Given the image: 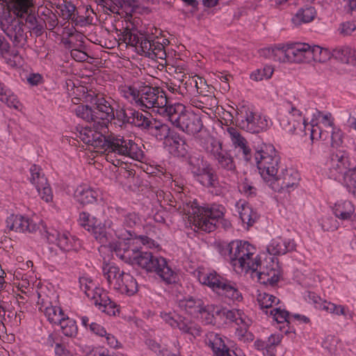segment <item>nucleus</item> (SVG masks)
<instances>
[{
  "instance_id": "nucleus-34",
  "label": "nucleus",
  "mask_w": 356,
  "mask_h": 356,
  "mask_svg": "<svg viewBox=\"0 0 356 356\" xmlns=\"http://www.w3.org/2000/svg\"><path fill=\"white\" fill-rule=\"evenodd\" d=\"M42 307H40V309L43 312L50 323L58 324L66 316L60 307L54 306L51 304L45 306L43 309Z\"/></svg>"
},
{
  "instance_id": "nucleus-13",
  "label": "nucleus",
  "mask_w": 356,
  "mask_h": 356,
  "mask_svg": "<svg viewBox=\"0 0 356 356\" xmlns=\"http://www.w3.org/2000/svg\"><path fill=\"white\" fill-rule=\"evenodd\" d=\"M299 180L300 175L297 170L293 168L286 169L280 174L278 173L270 186L275 191L282 192L296 187Z\"/></svg>"
},
{
  "instance_id": "nucleus-55",
  "label": "nucleus",
  "mask_w": 356,
  "mask_h": 356,
  "mask_svg": "<svg viewBox=\"0 0 356 356\" xmlns=\"http://www.w3.org/2000/svg\"><path fill=\"white\" fill-rule=\"evenodd\" d=\"M164 143L171 147V151L179 153V147L184 144V140L179 134L170 132Z\"/></svg>"
},
{
  "instance_id": "nucleus-45",
  "label": "nucleus",
  "mask_w": 356,
  "mask_h": 356,
  "mask_svg": "<svg viewBox=\"0 0 356 356\" xmlns=\"http://www.w3.org/2000/svg\"><path fill=\"white\" fill-rule=\"evenodd\" d=\"M31 176L29 180L35 187L42 186L46 184L47 179L45 177L42 168L35 164H33L30 168Z\"/></svg>"
},
{
  "instance_id": "nucleus-62",
  "label": "nucleus",
  "mask_w": 356,
  "mask_h": 356,
  "mask_svg": "<svg viewBox=\"0 0 356 356\" xmlns=\"http://www.w3.org/2000/svg\"><path fill=\"white\" fill-rule=\"evenodd\" d=\"M0 101L7 104L9 107L17 108L18 101L14 95H9L2 87L0 90Z\"/></svg>"
},
{
  "instance_id": "nucleus-35",
  "label": "nucleus",
  "mask_w": 356,
  "mask_h": 356,
  "mask_svg": "<svg viewBox=\"0 0 356 356\" xmlns=\"http://www.w3.org/2000/svg\"><path fill=\"white\" fill-rule=\"evenodd\" d=\"M197 180L204 186L216 188L218 184V177L211 166L196 177Z\"/></svg>"
},
{
  "instance_id": "nucleus-11",
  "label": "nucleus",
  "mask_w": 356,
  "mask_h": 356,
  "mask_svg": "<svg viewBox=\"0 0 356 356\" xmlns=\"http://www.w3.org/2000/svg\"><path fill=\"white\" fill-rule=\"evenodd\" d=\"M255 252V248L248 242L232 241L229 244V259L236 268L244 267L245 259L252 256Z\"/></svg>"
},
{
  "instance_id": "nucleus-54",
  "label": "nucleus",
  "mask_w": 356,
  "mask_h": 356,
  "mask_svg": "<svg viewBox=\"0 0 356 356\" xmlns=\"http://www.w3.org/2000/svg\"><path fill=\"white\" fill-rule=\"evenodd\" d=\"M58 9L60 10V15L64 19H70L74 18L76 7L70 1L61 3L58 6Z\"/></svg>"
},
{
  "instance_id": "nucleus-12",
  "label": "nucleus",
  "mask_w": 356,
  "mask_h": 356,
  "mask_svg": "<svg viewBox=\"0 0 356 356\" xmlns=\"http://www.w3.org/2000/svg\"><path fill=\"white\" fill-rule=\"evenodd\" d=\"M79 223L87 231L91 233L99 243L106 241V231L102 219L96 216H90L86 212H82L79 216Z\"/></svg>"
},
{
  "instance_id": "nucleus-46",
  "label": "nucleus",
  "mask_w": 356,
  "mask_h": 356,
  "mask_svg": "<svg viewBox=\"0 0 356 356\" xmlns=\"http://www.w3.org/2000/svg\"><path fill=\"white\" fill-rule=\"evenodd\" d=\"M239 216L242 222L246 224L248 227L252 226L258 218L257 213L248 204H241Z\"/></svg>"
},
{
  "instance_id": "nucleus-53",
  "label": "nucleus",
  "mask_w": 356,
  "mask_h": 356,
  "mask_svg": "<svg viewBox=\"0 0 356 356\" xmlns=\"http://www.w3.org/2000/svg\"><path fill=\"white\" fill-rule=\"evenodd\" d=\"M176 326L183 332L190 334L193 337L199 336L201 332L200 327L191 321L177 322Z\"/></svg>"
},
{
  "instance_id": "nucleus-28",
  "label": "nucleus",
  "mask_w": 356,
  "mask_h": 356,
  "mask_svg": "<svg viewBox=\"0 0 356 356\" xmlns=\"http://www.w3.org/2000/svg\"><path fill=\"white\" fill-rule=\"evenodd\" d=\"M95 104L96 106L95 109L99 113L96 112L97 121H103V120H106V119L108 124L110 119L115 117L113 108L109 102L104 97H97Z\"/></svg>"
},
{
  "instance_id": "nucleus-6",
  "label": "nucleus",
  "mask_w": 356,
  "mask_h": 356,
  "mask_svg": "<svg viewBox=\"0 0 356 356\" xmlns=\"http://www.w3.org/2000/svg\"><path fill=\"white\" fill-rule=\"evenodd\" d=\"M108 131V121L106 119L103 121H95L79 131L80 139L86 144L93 146L96 148H104L107 136H105Z\"/></svg>"
},
{
  "instance_id": "nucleus-22",
  "label": "nucleus",
  "mask_w": 356,
  "mask_h": 356,
  "mask_svg": "<svg viewBox=\"0 0 356 356\" xmlns=\"http://www.w3.org/2000/svg\"><path fill=\"white\" fill-rule=\"evenodd\" d=\"M205 343L212 349L216 356H236L234 352L227 347L222 339L216 333H208Z\"/></svg>"
},
{
  "instance_id": "nucleus-1",
  "label": "nucleus",
  "mask_w": 356,
  "mask_h": 356,
  "mask_svg": "<svg viewBox=\"0 0 356 356\" xmlns=\"http://www.w3.org/2000/svg\"><path fill=\"white\" fill-rule=\"evenodd\" d=\"M122 239L114 248L115 255L126 263L138 265L147 272L155 273L164 282L168 284L175 283L177 280V273L168 266L166 259L161 257H156L150 252L139 250L134 241L130 240L132 236L131 231L124 233H117Z\"/></svg>"
},
{
  "instance_id": "nucleus-42",
  "label": "nucleus",
  "mask_w": 356,
  "mask_h": 356,
  "mask_svg": "<svg viewBox=\"0 0 356 356\" xmlns=\"http://www.w3.org/2000/svg\"><path fill=\"white\" fill-rule=\"evenodd\" d=\"M288 50L289 47L287 46H282V47H275L271 48H268L264 50L266 52V55L270 58L273 59L275 61H278L280 63H286L288 61Z\"/></svg>"
},
{
  "instance_id": "nucleus-40",
  "label": "nucleus",
  "mask_w": 356,
  "mask_h": 356,
  "mask_svg": "<svg viewBox=\"0 0 356 356\" xmlns=\"http://www.w3.org/2000/svg\"><path fill=\"white\" fill-rule=\"evenodd\" d=\"M251 323L252 321L249 318L236 326L235 336L239 341L243 343L253 341L254 336L249 331Z\"/></svg>"
},
{
  "instance_id": "nucleus-50",
  "label": "nucleus",
  "mask_w": 356,
  "mask_h": 356,
  "mask_svg": "<svg viewBox=\"0 0 356 356\" xmlns=\"http://www.w3.org/2000/svg\"><path fill=\"white\" fill-rule=\"evenodd\" d=\"M257 300L261 309H268L279 303V299L266 292H259Z\"/></svg>"
},
{
  "instance_id": "nucleus-26",
  "label": "nucleus",
  "mask_w": 356,
  "mask_h": 356,
  "mask_svg": "<svg viewBox=\"0 0 356 356\" xmlns=\"http://www.w3.org/2000/svg\"><path fill=\"white\" fill-rule=\"evenodd\" d=\"M245 122L246 125L243 124V127L252 133H259L268 126V122L264 117L251 111L246 113Z\"/></svg>"
},
{
  "instance_id": "nucleus-15",
  "label": "nucleus",
  "mask_w": 356,
  "mask_h": 356,
  "mask_svg": "<svg viewBox=\"0 0 356 356\" xmlns=\"http://www.w3.org/2000/svg\"><path fill=\"white\" fill-rule=\"evenodd\" d=\"M227 133L230 138L234 148L238 152L242 153L243 159L248 161L252 157V150L248 140L242 136L238 129L234 127H227Z\"/></svg>"
},
{
  "instance_id": "nucleus-49",
  "label": "nucleus",
  "mask_w": 356,
  "mask_h": 356,
  "mask_svg": "<svg viewBox=\"0 0 356 356\" xmlns=\"http://www.w3.org/2000/svg\"><path fill=\"white\" fill-rule=\"evenodd\" d=\"M76 115L90 123L98 120L96 112L87 105H79L75 109Z\"/></svg>"
},
{
  "instance_id": "nucleus-7",
  "label": "nucleus",
  "mask_w": 356,
  "mask_h": 356,
  "mask_svg": "<svg viewBox=\"0 0 356 356\" xmlns=\"http://www.w3.org/2000/svg\"><path fill=\"white\" fill-rule=\"evenodd\" d=\"M206 151L216 162L218 168L232 175H236V166L234 158L229 152L222 148V143L220 140L211 138L207 145Z\"/></svg>"
},
{
  "instance_id": "nucleus-33",
  "label": "nucleus",
  "mask_w": 356,
  "mask_h": 356,
  "mask_svg": "<svg viewBox=\"0 0 356 356\" xmlns=\"http://www.w3.org/2000/svg\"><path fill=\"white\" fill-rule=\"evenodd\" d=\"M316 15V10L313 7H306L300 8L298 13L292 17V22L296 26H300L302 24L312 22Z\"/></svg>"
},
{
  "instance_id": "nucleus-23",
  "label": "nucleus",
  "mask_w": 356,
  "mask_h": 356,
  "mask_svg": "<svg viewBox=\"0 0 356 356\" xmlns=\"http://www.w3.org/2000/svg\"><path fill=\"white\" fill-rule=\"evenodd\" d=\"M288 61L291 63L309 62L308 44H294L288 45Z\"/></svg>"
},
{
  "instance_id": "nucleus-32",
  "label": "nucleus",
  "mask_w": 356,
  "mask_h": 356,
  "mask_svg": "<svg viewBox=\"0 0 356 356\" xmlns=\"http://www.w3.org/2000/svg\"><path fill=\"white\" fill-rule=\"evenodd\" d=\"M204 305V302L201 299H194L193 298H189L179 302L181 308L189 314L197 317H199L200 311L202 309Z\"/></svg>"
},
{
  "instance_id": "nucleus-37",
  "label": "nucleus",
  "mask_w": 356,
  "mask_h": 356,
  "mask_svg": "<svg viewBox=\"0 0 356 356\" xmlns=\"http://www.w3.org/2000/svg\"><path fill=\"white\" fill-rule=\"evenodd\" d=\"M129 113L130 115H131L130 117L131 124H133L138 127L149 129L154 119L149 118L148 113L144 115L141 112L134 110H129Z\"/></svg>"
},
{
  "instance_id": "nucleus-30",
  "label": "nucleus",
  "mask_w": 356,
  "mask_h": 356,
  "mask_svg": "<svg viewBox=\"0 0 356 356\" xmlns=\"http://www.w3.org/2000/svg\"><path fill=\"white\" fill-rule=\"evenodd\" d=\"M191 104L204 113H208L218 106V100L215 95L200 96L199 98H194L191 100Z\"/></svg>"
},
{
  "instance_id": "nucleus-48",
  "label": "nucleus",
  "mask_w": 356,
  "mask_h": 356,
  "mask_svg": "<svg viewBox=\"0 0 356 356\" xmlns=\"http://www.w3.org/2000/svg\"><path fill=\"white\" fill-rule=\"evenodd\" d=\"M58 324L60 325L62 332L67 337H75L78 332V327L74 320L67 316Z\"/></svg>"
},
{
  "instance_id": "nucleus-24",
  "label": "nucleus",
  "mask_w": 356,
  "mask_h": 356,
  "mask_svg": "<svg viewBox=\"0 0 356 356\" xmlns=\"http://www.w3.org/2000/svg\"><path fill=\"white\" fill-rule=\"evenodd\" d=\"M97 196V192L86 184L78 186L74 193L75 200L83 206L95 203Z\"/></svg>"
},
{
  "instance_id": "nucleus-58",
  "label": "nucleus",
  "mask_w": 356,
  "mask_h": 356,
  "mask_svg": "<svg viewBox=\"0 0 356 356\" xmlns=\"http://www.w3.org/2000/svg\"><path fill=\"white\" fill-rule=\"evenodd\" d=\"M79 282L81 284V289L84 291L85 294L88 298L94 295L96 289H99V287L96 286L95 284L91 280L86 277H81Z\"/></svg>"
},
{
  "instance_id": "nucleus-47",
  "label": "nucleus",
  "mask_w": 356,
  "mask_h": 356,
  "mask_svg": "<svg viewBox=\"0 0 356 356\" xmlns=\"http://www.w3.org/2000/svg\"><path fill=\"white\" fill-rule=\"evenodd\" d=\"M267 251L271 255L284 254L287 252V246L280 237H277L270 241Z\"/></svg>"
},
{
  "instance_id": "nucleus-31",
  "label": "nucleus",
  "mask_w": 356,
  "mask_h": 356,
  "mask_svg": "<svg viewBox=\"0 0 356 356\" xmlns=\"http://www.w3.org/2000/svg\"><path fill=\"white\" fill-rule=\"evenodd\" d=\"M118 291L125 293L128 296L135 294L138 290V285L136 280L129 273H125L122 282L119 284Z\"/></svg>"
},
{
  "instance_id": "nucleus-27",
  "label": "nucleus",
  "mask_w": 356,
  "mask_h": 356,
  "mask_svg": "<svg viewBox=\"0 0 356 356\" xmlns=\"http://www.w3.org/2000/svg\"><path fill=\"white\" fill-rule=\"evenodd\" d=\"M332 166L339 173L345 170L353 168L356 166V162L353 161L350 155L344 152H339L333 154L331 159Z\"/></svg>"
},
{
  "instance_id": "nucleus-57",
  "label": "nucleus",
  "mask_w": 356,
  "mask_h": 356,
  "mask_svg": "<svg viewBox=\"0 0 356 356\" xmlns=\"http://www.w3.org/2000/svg\"><path fill=\"white\" fill-rule=\"evenodd\" d=\"M215 307L213 305H203L202 309L200 311L199 316L205 322L206 324H212L215 321V317L213 314Z\"/></svg>"
},
{
  "instance_id": "nucleus-64",
  "label": "nucleus",
  "mask_w": 356,
  "mask_h": 356,
  "mask_svg": "<svg viewBox=\"0 0 356 356\" xmlns=\"http://www.w3.org/2000/svg\"><path fill=\"white\" fill-rule=\"evenodd\" d=\"M35 188L43 200L47 202L51 201L53 195L48 181L46 182L45 185L44 184L42 186H38Z\"/></svg>"
},
{
  "instance_id": "nucleus-14",
  "label": "nucleus",
  "mask_w": 356,
  "mask_h": 356,
  "mask_svg": "<svg viewBox=\"0 0 356 356\" xmlns=\"http://www.w3.org/2000/svg\"><path fill=\"white\" fill-rule=\"evenodd\" d=\"M6 227L11 231L24 233L35 232L38 229V225L33 220L22 215H10L6 220Z\"/></svg>"
},
{
  "instance_id": "nucleus-52",
  "label": "nucleus",
  "mask_w": 356,
  "mask_h": 356,
  "mask_svg": "<svg viewBox=\"0 0 356 356\" xmlns=\"http://www.w3.org/2000/svg\"><path fill=\"white\" fill-rule=\"evenodd\" d=\"M196 93L200 96L214 95V88L208 85L204 79L197 76Z\"/></svg>"
},
{
  "instance_id": "nucleus-43",
  "label": "nucleus",
  "mask_w": 356,
  "mask_h": 356,
  "mask_svg": "<svg viewBox=\"0 0 356 356\" xmlns=\"http://www.w3.org/2000/svg\"><path fill=\"white\" fill-rule=\"evenodd\" d=\"M189 165L191 170L195 177L210 166L207 161H204L203 157L200 155L191 156L189 158Z\"/></svg>"
},
{
  "instance_id": "nucleus-39",
  "label": "nucleus",
  "mask_w": 356,
  "mask_h": 356,
  "mask_svg": "<svg viewBox=\"0 0 356 356\" xmlns=\"http://www.w3.org/2000/svg\"><path fill=\"white\" fill-rule=\"evenodd\" d=\"M309 61L314 60L316 62L324 63L332 57L331 51L329 49L320 46L311 47L309 45Z\"/></svg>"
},
{
  "instance_id": "nucleus-38",
  "label": "nucleus",
  "mask_w": 356,
  "mask_h": 356,
  "mask_svg": "<svg viewBox=\"0 0 356 356\" xmlns=\"http://www.w3.org/2000/svg\"><path fill=\"white\" fill-rule=\"evenodd\" d=\"M354 210L353 204L350 201L338 202L334 207L335 216L341 220L349 219L354 213Z\"/></svg>"
},
{
  "instance_id": "nucleus-10",
  "label": "nucleus",
  "mask_w": 356,
  "mask_h": 356,
  "mask_svg": "<svg viewBox=\"0 0 356 356\" xmlns=\"http://www.w3.org/2000/svg\"><path fill=\"white\" fill-rule=\"evenodd\" d=\"M266 266L260 265L259 270L257 269L252 277L262 284L273 286L279 281L280 268L274 257H270L269 261L266 259Z\"/></svg>"
},
{
  "instance_id": "nucleus-5",
  "label": "nucleus",
  "mask_w": 356,
  "mask_h": 356,
  "mask_svg": "<svg viewBox=\"0 0 356 356\" xmlns=\"http://www.w3.org/2000/svg\"><path fill=\"white\" fill-rule=\"evenodd\" d=\"M255 160L259 173L264 181L270 186L278 175L280 158L273 146H265L257 151Z\"/></svg>"
},
{
  "instance_id": "nucleus-56",
  "label": "nucleus",
  "mask_w": 356,
  "mask_h": 356,
  "mask_svg": "<svg viewBox=\"0 0 356 356\" xmlns=\"http://www.w3.org/2000/svg\"><path fill=\"white\" fill-rule=\"evenodd\" d=\"M89 323L90 319L88 316H83L81 317V323L83 326H89L90 330L97 335L101 337H104V335H106V331L103 326L95 322H92L91 323Z\"/></svg>"
},
{
  "instance_id": "nucleus-29",
  "label": "nucleus",
  "mask_w": 356,
  "mask_h": 356,
  "mask_svg": "<svg viewBox=\"0 0 356 356\" xmlns=\"http://www.w3.org/2000/svg\"><path fill=\"white\" fill-rule=\"evenodd\" d=\"M112 5L108 6V10L115 14L120 15L122 13L131 14L138 4L136 0H110Z\"/></svg>"
},
{
  "instance_id": "nucleus-59",
  "label": "nucleus",
  "mask_w": 356,
  "mask_h": 356,
  "mask_svg": "<svg viewBox=\"0 0 356 356\" xmlns=\"http://www.w3.org/2000/svg\"><path fill=\"white\" fill-rule=\"evenodd\" d=\"M197 75H195L193 76H188L184 80L183 84V86L181 88H183L184 91V95L187 93L188 94H195L196 93V88H197Z\"/></svg>"
},
{
  "instance_id": "nucleus-3",
  "label": "nucleus",
  "mask_w": 356,
  "mask_h": 356,
  "mask_svg": "<svg viewBox=\"0 0 356 356\" xmlns=\"http://www.w3.org/2000/svg\"><path fill=\"white\" fill-rule=\"evenodd\" d=\"M120 40L134 47L138 54L152 60H165L166 58L163 44L157 40H149L143 35L138 36L129 30L123 32Z\"/></svg>"
},
{
  "instance_id": "nucleus-2",
  "label": "nucleus",
  "mask_w": 356,
  "mask_h": 356,
  "mask_svg": "<svg viewBox=\"0 0 356 356\" xmlns=\"http://www.w3.org/2000/svg\"><path fill=\"white\" fill-rule=\"evenodd\" d=\"M195 275L202 284L209 286L222 298L232 302H239L243 300V295L237 284L222 277L216 271H207L198 268L195 270Z\"/></svg>"
},
{
  "instance_id": "nucleus-16",
  "label": "nucleus",
  "mask_w": 356,
  "mask_h": 356,
  "mask_svg": "<svg viewBox=\"0 0 356 356\" xmlns=\"http://www.w3.org/2000/svg\"><path fill=\"white\" fill-rule=\"evenodd\" d=\"M89 298L93 300L94 304L98 307L99 310L109 316H116L120 312L116 303L112 301L107 293L101 288L96 289L94 295Z\"/></svg>"
},
{
  "instance_id": "nucleus-20",
  "label": "nucleus",
  "mask_w": 356,
  "mask_h": 356,
  "mask_svg": "<svg viewBox=\"0 0 356 356\" xmlns=\"http://www.w3.org/2000/svg\"><path fill=\"white\" fill-rule=\"evenodd\" d=\"M23 27V22L14 19L3 29L5 33L16 46L24 45L26 42V35Z\"/></svg>"
},
{
  "instance_id": "nucleus-36",
  "label": "nucleus",
  "mask_w": 356,
  "mask_h": 356,
  "mask_svg": "<svg viewBox=\"0 0 356 356\" xmlns=\"http://www.w3.org/2000/svg\"><path fill=\"white\" fill-rule=\"evenodd\" d=\"M150 134L155 136L158 140H164L168 138L170 134V129L168 125L153 120L149 129Z\"/></svg>"
},
{
  "instance_id": "nucleus-8",
  "label": "nucleus",
  "mask_w": 356,
  "mask_h": 356,
  "mask_svg": "<svg viewBox=\"0 0 356 356\" xmlns=\"http://www.w3.org/2000/svg\"><path fill=\"white\" fill-rule=\"evenodd\" d=\"M224 215V208L221 206L211 208L200 207L194 213L193 224L198 229L207 232H213L216 223Z\"/></svg>"
},
{
  "instance_id": "nucleus-61",
  "label": "nucleus",
  "mask_w": 356,
  "mask_h": 356,
  "mask_svg": "<svg viewBox=\"0 0 356 356\" xmlns=\"http://www.w3.org/2000/svg\"><path fill=\"white\" fill-rule=\"evenodd\" d=\"M321 309L336 315H346L345 307L342 305H337L330 302L324 301L321 305Z\"/></svg>"
},
{
  "instance_id": "nucleus-63",
  "label": "nucleus",
  "mask_w": 356,
  "mask_h": 356,
  "mask_svg": "<svg viewBox=\"0 0 356 356\" xmlns=\"http://www.w3.org/2000/svg\"><path fill=\"white\" fill-rule=\"evenodd\" d=\"M270 315L273 316V319L278 323L289 322V312L285 309H282L280 307L275 308L270 310Z\"/></svg>"
},
{
  "instance_id": "nucleus-9",
  "label": "nucleus",
  "mask_w": 356,
  "mask_h": 356,
  "mask_svg": "<svg viewBox=\"0 0 356 356\" xmlns=\"http://www.w3.org/2000/svg\"><path fill=\"white\" fill-rule=\"evenodd\" d=\"M167 95L164 91L157 87L149 86H140V95L138 99V106L145 108H159L165 106Z\"/></svg>"
},
{
  "instance_id": "nucleus-60",
  "label": "nucleus",
  "mask_w": 356,
  "mask_h": 356,
  "mask_svg": "<svg viewBox=\"0 0 356 356\" xmlns=\"http://www.w3.org/2000/svg\"><path fill=\"white\" fill-rule=\"evenodd\" d=\"M271 66H265L262 70H257L251 74V79L254 81H261L264 79H269L273 73Z\"/></svg>"
},
{
  "instance_id": "nucleus-25",
  "label": "nucleus",
  "mask_w": 356,
  "mask_h": 356,
  "mask_svg": "<svg viewBox=\"0 0 356 356\" xmlns=\"http://www.w3.org/2000/svg\"><path fill=\"white\" fill-rule=\"evenodd\" d=\"M102 273L106 280L108 286L115 290L119 287V284L122 282L124 272L120 268L113 264H105L102 268Z\"/></svg>"
},
{
  "instance_id": "nucleus-19",
  "label": "nucleus",
  "mask_w": 356,
  "mask_h": 356,
  "mask_svg": "<svg viewBox=\"0 0 356 356\" xmlns=\"http://www.w3.org/2000/svg\"><path fill=\"white\" fill-rule=\"evenodd\" d=\"M330 134L332 146L334 147H339L343 143V135L339 129L334 127L332 130H323L317 125H312L311 130V139L312 140L318 138L326 140Z\"/></svg>"
},
{
  "instance_id": "nucleus-41",
  "label": "nucleus",
  "mask_w": 356,
  "mask_h": 356,
  "mask_svg": "<svg viewBox=\"0 0 356 356\" xmlns=\"http://www.w3.org/2000/svg\"><path fill=\"white\" fill-rule=\"evenodd\" d=\"M121 95L138 106V99L140 95V86L138 88L135 85H122L119 88Z\"/></svg>"
},
{
  "instance_id": "nucleus-21",
  "label": "nucleus",
  "mask_w": 356,
  "mask_h": 356,
  "mask_svg": "<svg viewBox=\"0 0 356 356\" xmlns=\"http://www.w3.org/2000/svg\"><path fill=\"white\" fill-rule=\"evenodd\" d=\"M186 111V107L184 104L180 103L172 104L168 97L165 105L158 110V113L166 117L174 126H176L179 121L180 122V119Z\"/></svg>"
},
{
  "instance_id": "nucleus-51",
  "label": "nucleus",
  "mask_w": 356,
  "mask_h": 356,
  "mask_svg": "<svg viewBox=\"0 0 356 356\" xmlns=\"http://www.w3.org/2000/svg\"><path fill=\"white\" fill-rule=\"evenodd\" d=\"M224 315L227 320L234 323L236 326L249 319V318L239 309L227 310L224 313Z\"/></svg>"
},
{
  "instance_id": "nucleus-44",
  "label": "nucleus",
  "mask_w": 356,
  "mask_h": 356,
  "mask_svg": "<svg viewBox=\"0 0 356 356\" xmlns=\"http://www.w3.org/2000/svg\"><path fill=\"white\" fill-rule=\"evenodd\" d=\"M245 263L244 267H239L237 270H240L241 273H251V276L257 271L259 266L261 265V259L256 251L254 252L252 256L248 257L245 259Z\"/></svg>"
},
{
  "instance_id": "nucleus-4",
  "label": "nucleus",
  "mask_w": 356,
  "mask_h": 356,
  "mask_svg": "<svg viewBox=\"0 0 356 356\" xmlns=\"http://www.w3.org/2000/svg\"><path fill=\"white\" fill-rule=\"evenodd\" d=\"M143 147V145H138L129 138L111 134L107 136L106 143L103 149L108 152L142 161L145 158Z\"/></svg>"
},
{
  "instance_id": "nucleus-17",
  "label": "nucleus",
  "mask_w": 356,
  "mask_h": 356,
  "mask_svg": "<svg viewBox=\"0 0 356 356\" xmlns=\"http://www.w3.org/2000/svg\"><path fill=\"white\" fill-rule=\"evenodd\" d=\"M47 239L50 243H56L63 250L70 251L76 250L79 241L68 233H59L57 231L47 232Z\"/></svg>"
},
{
  "instance_id": "nucleus-18",
  "label": "nucleus",
  "mask_w": 356,
  "mask_h": 356,
  "mask_svg": "<svg viewBox=\"0 0 356 356\" xmlns=\"http://www.w3.org/2000/svg\"><path fill=\"white\" fill-rule=\"evenodd\" d=\"M175 127L188 134L194 135L202 130L203 124L197 115L186 111Z\"/></svg>"
}]
</instances>
